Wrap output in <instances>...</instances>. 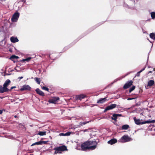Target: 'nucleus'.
I'll return each instance as SVG.
<instances>
[{"label":"nucleus","mask_w":155,"mask_h":155,"mask_svg":"<svg viewBox=\"0 0 155 155\" xmlns=\"http://www.w3.org/2000/svg\"><path fill=\"white\" fill-rule=\"evenodd\" d=\"M10 83L11 81L9 79H7L5 81L3 85V86L7 87Z\"/></svg>","instance_id":"obj_17"},{"label":"nucleus","mask_w":155,"mask_h":155,"mask_svg":"<svg viewBox=\"0 0 155 155\" xmlns=\"http://www.w3.org/2000/svg\"><path fill=\"white\" fill-rule=\"evenodd\" d=\"M150 37L153 39H155V34L152 33L150 34Z\"/></svg>","instance_id":"obj_22"},{"label":"nucleus","mask_w":155,"mask_h":155,"mask_svg":"<svg viewBox=\"0 0 155 155\" xmlns=\"http://www.w3.org/2000/svg\"><path fill=\"white\" fill-rule=\"evenodd\" d=\"M59 135L61 136H66V135H65V134H64L63 133H60L59 134Z\"/></svg>","instance_id":"obj_35"},{"label":"nucleus","mask_w":155,"mask_h":155,"mask_svg":"<svg viewBox=\"0 0 155 155\" xmlns=\"http://www.w3.org/2000/svg\"><path fill=\"white\" fill-rule=\"evenodd\" d=\"M134 120L135 123L138 125H140L145 124L154 123L155 122V120H151L150 119L147 121L141 122V121L142 120H140V119H137L136 117L134 118Z\"/></svg>","instance_id":"obj_1"},{"label":"nucleus","mask_w":155,"mask_h":155,"mask_svg":"<svg viewBox=\"0 0 155 155\" xmlns=\"http://www.w3.org/2000/svg\"><path fill=\"white\" fill-rule=\"evenodd\" d=\"M35 91L36 93L39 95L42 96H45L44 93L39 88H37L35 90Z\"/></svg>","instance_id":"obj_13"},{"label":"nucleus","mask_w":155,"mask_h":155,"mask_svg":"<svg viewBox=\"0 0 155 155\" xmlns=\"http://www.w3.org/2000/svg\"><path fill=\"white\" fill-rule=\"evenodd\" d=\"M117 142V140L115 138L112 139L107 142L110 145L113 144Z\"/></svg>","instance_id":"obj_15"},{"label":"nucleus","mask_w":155,"mask_h":155,"mask_svg":"<svg viewBox=\"0 0 155 155\" xmlns=\"http://www.w3.org/2000/svg\"><path fill=\"white\" fill-rule=\"evenodd\" d=\"M36 82L38 84H40V78H36L35 79Z\"/></svg>","instance_id":"obj_25"},{"label":"nucleus","mask_w":155,"mask_h":155,"mask_svg":"<svg viewBox=\"0 0 155 155\" xmlns=\"http://www.w3.org/2000/svg\"><path fill=\"white\" fill-rule=\"evenodd\" d=\"M54 54H52L49 55V58L51 59L52 60H54L56 59V58H54L53 57L54 56Z\"/></svg>","instance_id":"obj_24"},{"label":"nucleus","mask_w":155,"mask_h":155,"mask_svg":"<svg viewBox=\"0 0 155 155\" xmlns=\"http://www.w3.org/2000/svg\"><path fill=\"white\" fill-rule=\"evenodd\" d=\"M55 98V99H55V100H54V101H57V100H59V97H56V98Z\"/></svg>","instance_id":"obj_36"},{"label":"nucleus","mask_w":155,"mask_h":155,"mask_svg":"<svg viewBox=\"0 0 155 155\" xmlns=\"http://www.w3.org/2000/svg\"><path fill=\"white\" fill-rule=\"evenodd\" d=\"M152 71H149L148 74H149L150 73H152Z\"/></svg>","instance_id":"obj_40"},{"label":"nucleus","mask_w":155,"mask_h":155,"mask_svg":"<svg viewBox=\"0 0 155 155\" xmlns=\"http://www.w3.org/2000/svg\"><path fill=\"white\" fill-rule=\"evenodd\" d=\"M31 58L30 57H28L25 59H22V60H21L20 61L21 62H25V61H28L31 59Z\"/></svg>","instance_id":"obj_21"},{"label":"nucleus","mask_w":155,"mask_h":155,"mask_svg":"<svg viewBox=\"0 0 155 155\" xmlns=\"http://www.w3.org/2000/svg\"><path fill=\"white\" fill-rule=\"evenodd\" d=\"M24 3H25V0H23L22 1Z\"/></svg>","instance_id":"obj_43"},{"label":"nucleus","mask_w":155,"mask_h":155,"mask_svg":"<svg viewBox=\"0 0 155 155\" xmlns=\"http://www.w3.org/2000/svg\"><path fill=\"white\" fill-rule=\"evenodd\" d=\"M14 117L15 118L17 117V116L16 115H15Z\"/></svg>","instance_id":"obj_42"},{"label":"nucleus","mask_w":155,"mask_h":155,"mask_svg":"<svg viewBox=\"0 0 155 155\" xmlns=\"http://www.w3.org/2000/svg\"><path fill=\"white\" fill-rule=\"evenodd\" d=\"M135 88V86H133L129 90V92L130 93L132 91L134 90Z\"/></svg>","instance_id":"obj_27"},{"label":"nucleus","mask_w":155,"mask_h":155,"mask_svg":"<svg viewBox=\"0 0 155 155\" xmlns=\"http://www.w3.org/2000/svg\"><path fill=\"white\" fill-rule=\"evenodd\" d=\"M151 15L152 19H154L155 18V12H152L151 13Z\"/></svg>","instance_id":"obj_28"},{"label":"nucleus","mask_w":155,"mask_h":155,"mask_svg":"<svg viewBox=\"0 0 155 155\" xmlns=\"http://www.w3.org/2000/svg\"><path fill=\"white\" fill-rule=\"evenodd\" d=\"M8 74V75H10V74Z\"/></svg>","instance_id":"obj_46"},{"label":"nucleus","mask_w":155,"mask_h":155,"mask_svg":"<svg viewBox=\"0 0 155 155\" xmlns=\"http://www.w3.org/2000/svg\"><path fill=\"white\" fill-rule=\"evenodd\" d=\"M89 146H90V150H93L95 149L97 147L98 142H99V140L98 142L95 141V140L92 141L87 140Z\"/></svg>","instance_id":"obj_3"},{"label":"nucleus","mask_w":155,"mask_h":155,"mask_svg":"<svg viewBox=\"0 0 155 155\" xmlns=\"http://www.w3.org/2000/svg\"><path fill=\"white\" fill-rule=\"evenodd\" d=\"M31 88V87L28 85L25 84L20 89V90L21 91H30Z\"/></svg>","instance_id":"obj_8"},{"label":"nucleus","mask_w":155,"mask_h":155,"mask_svg":"<svg viewBox=\"0 0 155 155\" xmlns=\"http://www.w3.org/2000/svg\"><path fill=\"white\" fill-rule=\"evenodd\" d=\"M9 89L7 87L3 86V87L1 85L0 86V93H3L4 92H7L8 91Z\"/></svg>","instance_id":"obj_10"},{"label":"nucleus","mask_w":155,"mask_h":155,"mask_svg":"<svg viewBox=\"0 0 155 155\" xmlns=\"http://www.w3.org/2000/svg\"><path fill=\"white\" fill-rule=\"evenodd\" d=\"M71 132H67L65 134L66 135V136L70 135V134H71Z\"/></svg>","instance_id":"obj_33"},{"label":"nucleus","mask_w":155,"mask_h":155,"mask_svg":"<svg viewBox=\"0 0 155 155\" xmlns=\"http://www.w3.org/2000/svg\"><path fill=\"white\" fill-rule=\"evenodd\" d=\"M133 83V82L131 81L127 82L124 86L123 88L124 89H126L129 88L132 85Z\"/></svg>","instance_id":"obj_9"},{"label":"nucleus","mask_w":155,"mask_h":155,"mask_svg":"<svg viewBox=\"0 0 155 155\" xmlns=\"http://www.w3.org/2000/svg\"><path fill=\"white\" fill-rule=\"evenodd\" d=\"M86 97V95L83 94H81L76 95L75 99L77 100H81L82 99Z\"/></svg>","instance_id":"obj_12"},{"label":"nucleus","mask_w":155,"mask_h":155,"mask_svg":"<svg viewBox=\"0 0 155 155\" xmlns=\"http://www.w3.org/2000/svg\"><path fill=\"white\" fill-rule=\"evenodd\" d=\"M11 41L13 43H15L18 41V40L16 37H11L10 38Z\"/></svg>","instance_id":"obj_16"},{"label":"nucleus","mask_w":155,"mask_h":155,"mask_svg":"<svg viewBox=\"0 0 155 155\" xmlns=\"http://www.w3.org/2000/svg\"><path fill=\"white\" fill-rule=\"evenodd\" d=\"M90 121H85L83 122H80L79 124V126H81L84 125H85L86 124H87Z\"/></svg>","instance_id":"obj_23"},{"label":"nucleus","mask_w":155,"mask_h":155,"mask_svg":"<svg viewBox=\"0 0 155 155\" xmlns=\"http://www.w3.org/2000/svg\"><path fill=\"white\" fill-rule=\"evenodd\" d=\"M130 139L131 138L129 137L128 135H124L119 140V141L122 143H125L130 141Z\"/></svg>","instance_id":"obj_5"},{"label":"nucleus","mask_w":155,"mask_h":155,"mask_svg":"<svg viewBox=\"0 0 155 155\" xmlns=\"http://www.w3.org/2000/svg\"><path fill=\"white\" fill-rule=\"evenodd\" d=\"M122 116L121 114H113L112 117H111V119L112 120H114L115 121H117V119L118 117H121Z\"/></svg>","instance_id":"obj_11"},{"label":"nucleus","mask_w":155,"mask_h":155,"mask_svg":"<svg viewBox=\"0 0 155 155\" xmlns=\"http://www.w3.org/2000/svg\"><path fill=\"white\" fill-rule=\"evenodd\" d=\"M154 84V81L153 80H150L148 82L147 85L148 86H153Z\"/></svg>","instance_id":"obj_18"},{"label":"nucleus","mask_w":155,"mask_h":155,"mask_svg":"<svg viewBox=\"0 0 155 155\" xmlns=\"http://www.w3.org/2000/svg\"><path fill=\"white\" fill-rule=\"evenodd\" d=\"M23 78V77H22V76H21V77H19L18 78V79H22Z\"/></svg>","instance_id":"obj_38"},{"label":"nucleus","mask_w":155,"mask_h":155,"mask_svg":"<svg viewBox=\"0 0 155 155\" xmlns=\"http://www.w3.org/2000/svg\"><path fill=\"white\" fill-rule=\"evenodd\" d=\"M9 51H12L11 50H10H10H9Z\"/></svg>","instance_id":"obj_45"},{"label":"nucleus","mask_w":155,"mask_h":155,"mask_svg":"<svg viewBox=\"0 0 155 155\" xmlns=\"http://www.w3.org/2000/svg\"><path fill=\"white\" fill-rule=\"evenodd\" d=\"M54 150L55 151L54 154H56L57 153H61L62 152L64 151H67L68 149L66 146L65 145H62L59 147H55Z\"/></svg>","instance_id":"obj_2"},{"label":"nucleus","mask_w":155,"mask_h":155,"mask_svg":"<svg viewBox=\"0 0 155 155\" xmlns=\"http://www.w3.org/2000/svg\"><path fill=\"white\" fill-rule=\"evenodd\" d=\"M41 88L43 90L46 91L48 92L49 91V89L46 87L43 86L42 87H41Z\"/></svg>","instance_id":"obj_30"},{"label":"nucleus","mask_w":155,"mask_h":155,"mask_svg":"<svg viewBox=\"0 0 155 155\" xmlns=\"http://www.w3.org/2000/svg\"><path fill=\"white\" fill-rule=\"evenodd\" d=\"M2 111L0 110V114H2Z\"/></svg>","instance_id":"obj_39"},{"label":"nucleus","mask_w":155,"mask_h":155,"mask_svg":"<svg viewBox=\"0 0 155 155\" xmlns=\"http://www.w3.org/2000/svg\"><path fill=\"white\" fill-rule=\"evenodd\" d=\"M16 87V86H13L10 89H9V91H11L13 89V88H15Z\"/></svg>","instance_id":"obj_34"},{"label":"nucleus","mask_w":155,"mask_h":155,"mask_svg":"<svg viewBox=\"0 0 155 155\" xmlns=\"http://www.w3.org/2000/svg\"><path fill=\"white\" fill-rule=\"evenodd\" d=\"M19 16V14L18 12L15 13L11 18V20L12 22L17 21Z\"/></svg>","instance_id":"obj_6"},{"label":"nucleus","mask_w":155,"mask_h":155,"mask_svg":"<svg viewBox=\"0 0 155 155\" xmlns=\"http://www.w3.org/2000/svg\"><path fill=\"white\" fill-rule=\"evenodd\" d=\"M145 68V67H144L142 70H140L138 72L137 74V76H139L140 75V73L141 72L143 71Z\"/></svg>","instance_id":"obj_26"},{"label":"nucleus","mask_w":155,"mask_h":155,"mask_svg":"<svg viewBox=\"0 0 155 155\" xmlns=\"http://www.w3.org/2000/svg\"><path fill=\"white\" fill-rule=\"evenodd\" d=\"M134 98H128L127 99V100H132V99H134Z\"/></svg>","instance_id":"obj_37"},{"label":"nucleus","mask_w":155,"mask_h":155,"mask_svg":"<svg viewBox=\"0 0 155 155\" xmlns=\"http://www.w3.org/2000/svg\"><path fill=\"white\" fill-rule=\"evenodd\" d=\"M51 103H54V102L53 101H51L50 102Z\"/></svg>","instance_id":"obj_44"},{"label":"nucleus","mask_w":155,"mask_h":155,"mask_svg":"<svg viewBox=\"0 0 155 155\" xmlns=\"http://www.w3.org/2000/svg\"><path fill=\"white\" fill-rule=\"evenodd\" d=\"M129 127V126L128 125L125 124L123 125L121 128L122 130H127Z\"/></svg>","instance_id":"obj_19"},{"label":"nucleus","mask_w":155,"mask_h":155,"mask_svg":"<svg viewBox=\"0 0 155 155\" xmlns=\"http://www.w3.org/2000/svg\"><path fill=\"white\" fill-rule=\"evenodd\" d=\"M117 105L116 104H112L108 106L105 109V110H104V112H105L107 110L113 109L117 107Z\"/></svg>","instance_id":"obj_7"},{"label":"nucleus","mask_w":155,"mask_h":155,"mask_svg":"<svg viewBox=\"0 0 155 155\" xmlns=\"http://www.w3.org/2000/svg\"><path fill=\"white\" fill-rule=\"evenodd\" d=\"M81 147L83 150H90V146L87 141L82 143L81 145Z\"/></svg>","instance_id":"obj_4"},{"label":"nucleus","mask_w":155,"mask_h":155,"mask_svg":"<svg viewBox=\"0 0 155 155\" xmlns=\"http://www.w3.org/2000/svg\"><path fill=\"white\" fill-rule=\"evenodd\" d=\"M153 71H155V68H154L153 70Z\"/></svg>","instance_id":"obj_41"},{"label":"nucleus","mask_w":155,"mask_h":155,"mask_svg":"<svg viewBox=\"0 0 155 155\" xmlns=\"http://www.w3.org/2000/svg\"><path fill=\"white\" fill-rule=\"evenodd\" d=\"M19 58V57L18 56L15 55H13L11 57V58H12V59H15V58L17 59V58Z\"/></svg>","instance_id":"obj_32"},{"label":"nucleus","mask_w":155,"mask_h":155,"mask_svg":"<svg viewBox=\"0 0 155 155\" xmlns=\"http://www.w3.org/2000/svg\"><path fill=\"white\" fill-rule=\"evenodd\" d=\"M46 132L45 131H40L39 132L37 135H39L40 136H44L46 135Z\"/></svg>","instance_id":"obj_20"},{"label":"nucleus","mask_w":155,"mask_h":155,"mask_svg":"<svg viewBox=\"0 0 155 155\" xmlns=\"http://www.w3.org/2000/svg\"><path fill=\"white\" fill-rule=\"evenodd\" d=\"M48 141H42L40 140V142L41 143V145L42 144H47V143Z\"/></svg>","instance_id":"obj_31"},{"label":"nucleus","mask_w":155,"mask_h":155,"mask_svg":"<svg viewBox=\"0 0 155 155\" xmlns=\"http://www.w3.org/2000/svg\"><path fill=\"white\" fill-rule=\"evenodd\" d=\"M35 145H41V143L40 142V141L33 143L31 145V146H33Z\"/></svg>","instance_id":"obj_29"},{"label":"nucleus","mask_w":155,"mask_h":155,"mask_svg":"<svg viewBox=\"0 0 155 155\" xmlns=\"http://www.w3.org/2000/svg\"><path fill=\"white\" fill-rule=\"evenodd\" d=\"M107 101V99L106 97L101 98L97 101V103L100 104H103Z\"/></svg>","instance_id":"obj_14"}]
</instances>
